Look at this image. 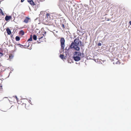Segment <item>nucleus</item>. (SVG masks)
<instances>
[{
    "label": "nucleus",
    "instance_id": "nucleus-1",
    "mask_svg": "<svg viewBox=\"0 0 131 131\" xmlns=\"http://www.w3.org/2000/svg\"><path fill=\"white\" fill-rule=\"evenodd\" d=\"M80 43L81 44V43L79 39L77 38L75 39L73 42L71 44L70 47L71 48H73L74 49L77 51H79L80 49V48L78 47Z\"/></svg>",
    "mask_w": 131,
    "mask_h": 131
},
{
    "label": "nucleus",
    "instance_id": "nucleus-2",
    "mask_svg": "<svg viewBox=\"0 0 131 131\" xmlns=\"http://www.w3.org/2000/svg\"><path fill=\"white\" fill-rule=\"evenodd\" d=\"M81 56L82 54L81 52H74L73 58L75 61H77L80 60V57Z\"/></svg>",
    "mask_w": 131,
    "mask_h": 131
},
{
    "label": "nucleus",
    "instance_id": "nucleus-3",
    "mask_svg": "<svg viewBox=\"0 0 131 131\" xmlns=\"http://www.w3.org/2000/svg\"><path fill=\"white\" fill-rule=\"evenodd\" d=\"M65 40L63 37L61 38L60 39L61 46V48L62 49H64L65 47Z\"/></svg>",
    "mask_w": 131,
    "mask_h": 131
},
{
    "label": "nucleus",
    "instance_id": "nucleus-4",
    "mask_svg": "<svg viewBox=\"0 0 131 131\" xmlns=\"http://www.w3.org/2000/svg\"><path fill=\"white\" fill-rule=\"evenodd\" d=\"M46 18H48V20H50L53 19L52 14L51 13H47L46 15Z\"/></svg>",
    "mask_w": 131,
    "mask_h": 131
},
{
    "label": "nucleus",
    "instance_id": "nucleus-5",
    "mask_svg": "<svg viewBox=\"0 0 131 131\" xmlns=\"http://www.w3.org/2000/svg\"><path fill=\"white\" fill-rule=\"evenodd\" d=\"M31 21L30 18L28 17H26L24 19V22L26 24L28 23L29 22Z\"/></svg>",
    "mask_w": 131,
    "mask_h": 131
},
{
    "label": "nucleus",
    "instance_id": "nucleus-6",
    "mask_svg": "<svg viewBox=\"0 0 131 131\" xmlns=\"http://www.w3.org/2000/svg\"><path fill=\"white\" fill-rule=\"evenodd\" d=\"M27 1L31 5L34 6L35 5V3L32 0H27Z\"/></svg>",
    "mask_w": 131,
    "mask_h": 131
},
{
    "label": "nucleus",
    "instance_id": "nucleus-7",
    "mask_svg": "<svg viewBox=\"0 0 131 131\" xmlns=\"http://www.w3.org/2000/svg\"><path fill=\"white\" fill-rule=\"evenodd\" d=\"M6 32H5V34L7 37L8 35V27H7L6 28Z\"/></svg>",
    "mask_w": 131,
    "mask_h": 131
},
{
    "label": "nucleus",
    "instance_id": "nucleus-8",
    "mask_svg": "<svg viewBox=\"0 0 131 131\" xmlns=\"http://www.w3.org/2000/svg\"><path fill=\"white\" fill-rule=\"evenodd\" d=\"M0 13L3 16H4L5 15V14L3 12L2 9L1 8H0Z\"/></svg>",
    "mask_w": 131,
    "mask_h": 131
},
{
    "label": "nucleus",
    "instance_id": "nucleus-9",
    "mask_svg": "<svg viewBox=\"0 0 131 131\" xmlns=\"http://www.w3.org/2000/svg\"><path fill=\"white\" fill-rule=\"evenodd\" d=\"M22 106H24L25 108H26V109H28V107L26 106V104H24L23 103L21 105Z\"/></svg>",
    "mask_w": 131,
    "mask_h": 131
},
{
    "label": "nucleus",
    "instance_id": "nucleus-10",
    "mask_svg": "<svg viewBox=\"0 0 131 131\" xmlns=\"http://www.w3.org/2000/svg\"><path fill=\"white\" fill-rule=\"evenodd\" d=\"M19 33L20 34L22 35H24V31L23 30H21L20 31Z\"/></svg>",
    "mask_w": 131,
    "mask_h": 131
},
{
    "label": "nucleus",
    "instance_id": "nucleus-11",
    "mask_svg": "<svg viewBox=\"0 0 131 131\" xmlns=\"http://www.w3.org/2000/svg\"><path fill=\"white\" fill-rule=\"evenodd\" d=\"M15 39L16 41H19L20 40V38L18 36H17L16 37Z\"/></svg>",
    "mask_w": 131,
    "mask_h": 131
},
{
    "label": "nucleus",
    "instance_id": "nucleus-12",
    "mask_svg": "<svg viewBox=\"0 0 131 131\" xmlns=\"http://www.w3.org/2000/svg\"><path fill=\"white\" fill-rule=\"evenodd\" d=\"M29 43H30V42H29V43H28V44H29V45L27 46V47L28 48V49L30 50V49H32L31 45L30 47H30V46L29 45Z\"/></svg>",
    "mask_w": 131,
    "mask_h": 131
},
{
    "label": "nucleus",
    "instance_id": "nucleus-13",
    "mask_svg": "<svg viewBox=\"0 0 131 131\" xmlns=\"http://www.w3.org/2000/svg\"><path fill=\"white\" fill-rule=\"evenodd\" d=\"M60 57L62 59L64 58V55L61 54L60 55Z\"/></svg>",
    "mask_w": 131,
    "mask_h": 131
},
{
    "label": "nucleus",
    "instance_id": "nucleus-14",
    "mask_svg": "<svg viewBox=\"0 0 131 131\" xmlns=\"http://www.w3.org/2000/svg\"><path fill=\"white\" fill-rule=\"evenodd\" d=\"M33 39L35 40H36L37 39V36L35 35H34L33 36Z\"/></svg>",
    "mask_w": 131,
    "mask_h": 131
},
{
    "label": "nucleus",
    "instance_id": "nucleus-15",
    "mask_svg": "<svg viewBox=\"0 0 131 131\" xmlns=\"http://www.w3.org/2000/svg\"><path fill=\"white\" fill-rule=\"evenodd\" d=\"M13 57V55L12 54H10L9 56V58L10 59H12Z\"/></svg>",
    "mask_w": 131,
    "mask_h": 131
},
{
    "label": "nucleus",
    "instance_id": "nucleus-16",
    "mask_svg": "<svg viewBox=\"0 0 131 131\" xmlns=\"http://www.w3.org/2000/svg\"><path fill=\"white\" fill-rule=\"evenodd\" d=\"M5 20L7 21H8V15H7L5 18Z\"/></svg>",
    "mask_w": 131,
    "mask_h": 131
},
{
    "label": "nucleus",
    "instance_id": "nucleus-17",
    "mask_svg": "<svg viewBox=\"0 0 131 131\" xmlns=\"http://www.w3.org/2000/svg\"><path fill=\"white\" fill-rule=\"evenodd\" d=\"M32 40V37H31H31L30 38H29L28 40V41H31V40Z\"/></svg>",
    "mask_w": 131,
    "mask_h": 131
},
{
    "label": "nucleus",
    "instance_id": "nucleus-18",
    "mask_svg": "<svg viewBox=\"0 0 131 131\" xmlns=\"http://www.w3.org/2000/svg\"><path fill=\"white\" fill-rule=\"evenodd\" d=\"M1 49H0V57H1L3 55V53L1 52Z\"/></svg>",
    "mask_w": 131,
    "mask_h": 131
},
{
    "label": "nucleus",
    "instance_id": "nucleus-19",
    "mask_svg": "<svg viewBox=\"0 0 131 131\" xmlns=\"http://www.w3.org/2000/svg\"><path fill=\"white\" fill-rule=\"evenodd\" d=\"M13 98L14 99V98H15L16 99V100H17V101L18 102V99H17V97H16V96H15V97H13Z\"/></svg>",
    "mask_w": 131,
    "mask_h": 131
},
{
    "label": "nucleus",
    "instance_id": "nucleus-20",
    "mask_svg": "<svg viewBox=\"0 0 131 131\" xmlns=\"http://www.w3.org/2000/svg\"><path fill=\"white\" fill-rule=\"evenodd\" d=\"M11 33V32L10 29H9V35H10Z\"/></svg>",
    "mask_w": 131,
    "mask_h": 131
},
{
    "label": "nucleus",
    "instance_id": "nucleus-21",
    "mask_svg": "<svg viewBox=\"0 0 131 131\" xmlns=\"http://www.w3.org/2000/svg\"><path fill=\"white\" fill-rule=\"evenodd\" d=\"M18 45H19L20 46V47H22L23 46L22 45H20V44H18Z\"/></svg>",
    "mask_w": 131,
    "mask_h": 131
},
{
    "label": "nucleus",
    "instance_id": "nucleus-22",
    "mask_svg": "<svg viewBox=\"0 0 131 131\" xmlns=\"http://www.w3.org/2000/svg\"><path fill=\"white\" fill-rule=\"evenodd\" d=\"M11 18V16H9V20H10Z\"/></svg>",
    "mask_w": 131,
    "mask_h": 131
},
{
    "label": "nucleus",
    "instance_id": "nucleus-23",
    "mask_svg": "<svg viewBox=\"0 0 131 131\" xmlns=\"http://www.w3.org/2000/svg\"><path fill=\"white\" fill-rule=\"evenodd\" d=\"M102 45V44L101 43H99L98 44V45L99 46H101Z\"/></svg>",
    "mask_w": 131,
    "mask_h": 131
},
{
    "label": "nucleus",
    "instance_id": "nucleus-24",
    "mask_svg": "<svg viewBox=\"0 0 131 131\" xmlns=\"http://www.w3.org/2000/svg\"><path fill=\"white\" fill-rule=\"evenodd\" d=\"M25 0H21V2L22 3L24 2V1Z\"/></svg>",
    "mask_w": 131,
    "mask_h": 131
},
{
    "label": "nucleus",
    "instance_id": "nucleus-25",
    "mask_svg": "<svg viewBox=\"0 0 131 131\" xmlns=\"http://www.w3.org/2000/svg\"><path fill=\"white\" fill-rule=\"evenodd\" d=\"M6 44V43H3V44L2 46L5 45Z\"/></svg>",
    "mask_w": 131,
    "mask_h": 131
},
{
    "label": "nucleus",
    "instance_id": "nucleus-26",
    "mask_svg": "<svg viewBox=\"0 0 131 131\" xmlns=\"http://www.w3.org/2000/svg\"><path fill=\"white\" fill-rule=\"evenodd\" d=\"M62 27H63V28H64V25L63 24H62Z\"/></svg>",
    "mask_w": 131,
    "mask_h": 131
},
{
    "label": "nucleus",
    "instance_id": "nucleus-27",
    "mask_svg": "<svg viewBox=\"0 0 131 131\" xmlns=\"http://www.w3.org/2000/svg\"><path fill=\"white\" fill-rule=\"evenodd\" d=\"M129 24H130V25H131V21H130L129 22Z\"/></svg>",
    "mask_w": 131,
    "mask_h": 131
},
{
    "label": "nucleus",
    "instance_id": "nucleus-28",
    "mask_svg": "<svg viewBox=\"0 0 131 131\" xmlns=\"http://www.w3.org/2000/svg\"><path fill=\"white\" fill-rule=\"evenodd\" d=\"M31 101H30V100L29 101V103H30V104H32V103H31Z\"/></svg>",
    "mask_w": 131,
    "mask_h": 131
},
{
    "label": "nucleus",
    "instance_id": "nucleus-29",
    "mask_svg": "<svg viewBox=\"0 0 131 131\" xmlns=\"http://www.w3.org/2000/svg\"><path fill=\"white\" fill-rule=\"evenodd\" d=\"M2 87H0V90H2Z\"/></svg>",
    "mask_w": 131,
    "mask_h": 131
},
{
    "label": "nucleus",
    "instance_id": "nucleus-30",
    "mask_svg": "<svg viewBox=\"0 0 131 131\" xmlns=\"http://www.w3.org/2000/svg\"><path fill=\"white\" fill-rule=\"evenodd\" d=\"M42 37H40V38H39V40H40V39H41V38Z\"/></svg>",
    "mask_w": 131,
    "mask_h": 131
},
{
    "label": "nucleus",
    "instance_id": "nucleus-31",
    "mask_svg": "<svg viewBox=\"0 0 131 131\" xmlns=\"http://www.w3.org/2000/svg\"><path fill=\"white\" fill-rule=\"evenodd\" d=\"M44 33L45 34V35H46V32H45H45H44Z\"/></svg>",
    "mask_w": 131,
    "mask_h": 131
},
{
    "label": "nucleus",
    "instance_id": "nucleus-32",
    "mask_svg": "<svg viewBox=\"0 0 131 131\" xmlns=\"http://www.w3.org/2000/svg\"><path fill=\"white\" fill-rule=\"evenodd\" d=\"M5 98H7V97H4V99Z\"/></svg>",
    "mask_w": 131,
    "mask_h": 131
},
{
    "label": "nucleus",
    "instance_id": "nucleus-33",
    "mask_svg": "<svg viewBox=\"0 0 131 131\" xmlns=\"http://www.w3.org/2000/svg\"><path fill=\"white\" fill-rule=\"evenodd\" d=\"M13 35H12L11 36V37H13Z\"/></svg>",
    "mask_w": 131,
    "mask_h": 131
},
{
    "label": "nucleus",
    "instance_id": "nucleus-34",
    "mask_svg": "<svg viewBox=\"0 0 131 131\" xmlns=\"http://www.w3.org/2000/svg\"><path fill=\"white\" fill-rule=\"evenodd\" d=\"M0 87H2V85H0Z\"/></svg>",
    "mask_w": 131,
    "mask_h": 131
},
{
    "label": "nucleus",
    "instance_id": "nucleus-35",
    "mask_svg": "<svg viewBox=\"0 0 131 131\" xmlns=\"http://www.w3.org/2000/svg\"><path fill=\"white\" fill-rule=\"evenodd\" d=\"M12 102H14V101H12Z\"/></svg>",
    "mask_w": 131,
    "mask_h": 131
},
{
    "label": "nucleus",
    "instance_id": "nucleus-36",
    "mask_svg": "<svg viewBox=\"0 0 131 131\" xmlns=\"http://www.w3.org/2000/svg\"><path fill=\"white\" fill-rule=\"evenodd\" d=\"M13 70V69H12V71Z\"/></svg>",
    "mask_w": 131,
    "mask_h": 131
},
{
    "label": "nucleus",
    "instance_id": "nucleus-37",
    "mask_svg": "<svg viewBox=\"0 0 131 131\" xmlns=\"http://www.w3.org/2000/svg\"><path fill=\"white\" fill-rule=\"evenodd\" d=\"M6 23H5V24L4 25H5L6 24Z\"/></svg>",
    "mask_w": 131,
    "mask_h": 131
},
{
    "label": "nucleus",
    "instance_id": "nucleus-38",
    "mask_svg": "<svg viewBox=\"0 0 131 131\" xmlns=\"http://www.w3.org/2000/svg\"><path fill=\"white\" fill-rule=\"evenodd\" d=\"M43 36H44V34H43Z\"/></svg>",
    "mask_w": 131,
    "mask_h": 131
},
{
    "label": "nucleus",
    "instance_id": "nucleus-39",
    "mask_svg": "<svg viewBox=\"0 0 131 131\" xmlns=\"http://www.w3.org/2000/svg\"><path fill=\"white\" fill-rule=\"evenodd\" d=\"M11 73V72H10V73H9V74H10V73Z\"/></svg>",
    "mask_w": 131,
    "mask_h": 131
},
{
    "label": "nucleus",
    "instance_id": "nucleus-40",
    "mask_svg": "<svg viewBox=\"0 0 131 131\" xmlns=\"http://www.w3.org/2000/svg\"><path fill=\"white\" fill-rule=\"evenodd\" d=\"M108 25H109L110 24V23H109L108 24Z\"/></svg>",
    "mask_w": 131,
    "mask_h": 131
}]
</instances>
